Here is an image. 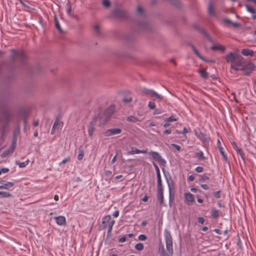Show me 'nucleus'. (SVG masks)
I'll use <instances>...</instances> for the list:
<instances>
[{"label":"nucleus","mask_w":256,"mask_h":256,"mask_svg":"<svg viewBox=\"0 0 256 256\" xmlns=\"http://www.w3.org/2000/svg\"><path fill=\"white\" fill-rule=\"evenodd\" d=\"M226 60L230 64L231 68L236 70H242L245 74H248L254 69V65L248 62L244 64L242 58L236 52H230L226 56Z\"/></svg>","instance_id":"1"},{"label":"nucleus","mask_w":256,"mask_h":256,"mask_svg":"<svg viewBox=\"0 0 256 256\" xmlns=\"http://www.w3.org/2000/svg\"><path fill=\"white\" fill-rule=\"evenodd\" d=\"M148 154L152 156V158L155 160L160 166L163 167L162 168V170L164 172V167L166 166V161L164 158H162L160 154L157 152L151 151L148 152Z\"/></svg>","instance_id":"2"},{"label":"nucleus","mask_w":256,"mask_h":256,"mask_svg":"<svg viewBox=\"0 0 256 256\" xmlns=\"http://www.w3.org/2000/svg\"><path fill=\"white\" fill-rule=\"evenodd\" d=\"M110 215H106L102 218V224L104 227H108V232H110L115 223L114 220H111Z\"/></svg>","instance_id":"3"},{"label":"nucleus","mask_w":256,"mask_h":256,"mask_svg":"<svg viewBox=\"0 0 256 256\" xmlns=\"http://www.w3.org/2000/svg\"><path fill=\"white\" fill-rule=\"evenodd\" d=\"M142 92L144 94L150 96L155 97L156 98H158L159 100H162L163 98V97L161 95L159 94L156 92L152 90L144 88L142 90Z\"/></svg>","instance_id":"4"},{"label":"nucleus","mask_w":256,"mask_h":256,"mask_svg":"<svg viewBox=\"0 0 256 256\" xmlns=\"http://www.w3.org/2000/svg\"><path fill=\"white\" fill-rule=\"evenodd\" d=\"M122 132V130L120 128H114L107 130L104 134L106 136H110L114 135L120 134Z\"/></svg>","instance_id":"5"},{"label":"nucleus","mask_w":256,"mask_h":256,"mask_svg":"<svg viewBox=\"0 0 256 256\" xmlns=\"http://www.w3.org/2000/svg\"><path fill=\"white\" fill-rule=\"evenodd\" d=\"M14 183L10 182H6L4 180L0 181V189L8 190L12 188Z\"/></svg>","instance_id":"6"},{"label":"nucleus","mask_w":256,"mask_h":256,"mask_svg":"<svg viewBox=\"0 0 256 256\" xmlns=\"http://www.w3.org/2000/svg\"><path fill=\"white\" fill-rule=\"evenodd\" d=\"M184 198L188 204H192L194 201V198L191 193L190 192H186L184 194Z\"/></svg>","instance_id":"7"},{"label":"nucleus","mask_w":256,"mask_h":256,"mask_svg":"<svg viewBox=\"0 0 256 256\" xmlns=\"http://www.w3.org/2000/svg\"><path fill=\"white\" fill-rule=\"evenodd\" d=\"M54 219L57 224L59 226H64L66 224V220L64 216H56L54 218Z\"/></svg>","instance_id":"8"},{"label":"nucleus","mask_w":256,"mask_h":256,"mask_svg":"<svg viewBox=\"0 0 256 256\" xmlns=\"http://www.w3.org/2000/svg\"><path fill=\"white\" fill-rule=\"evenodd\" d=\"M147 153V150H140L136 148H132L131 150L128 152V155H133L138 154H146Z\"/></svg>","instance_id":"9"},{"label":"nucleus","mask_w":256,"mask_h":256,"mask_svg":"<svg viewBox=\"0 0 256 256\" xmlns=\"http://www.w3.org/2000/svg\"><path fill=\"white\" fill-rule=\"evenodd\" d=\"M23 54L15 50H11V58H22Z\"/></svg>","instance_id":"10"},{"label":"nucleus","mask_w":256,"mask_h":256,"mask_svg":"<svg viewBox=\"0 0 256 256\" xmlns=\"http://www.w3.org/2000/svg\"><path fill=\"white\" fill-rule=\"evenodd\" d=\"M157 197L158 199L160 204H164V194H163V189H158L157 191Z\"/></svg>","instance_id":"11"},{"label":"nucleus","mask_w":256,"mask_h":256,"mask_svg":"<svg viewBox=\"0 0 256 256\" xmlns=\"http://www.w3.org/2000/svg\"><path fill=\"white\" fill-rule=\"evenodd\" d=\"M211 49L214 51L220 50L224 52L226 50L224 46L220 44H214L212 46Z\"/></svg>","instance_id":"12"},{"label":"nucleus","mask_w":256,"mask_h":256,"mask_svg":"<svg viewBox=\"0 0 256 256\" xmlns=\"http://www.w3.org/2000/svg\"><path fill=\"white\" fill-rule=\"evenodd\" d=\"M114 112V106H111L108 107L105 112V115L110 118Z\"/></svg>","instance_id":"13"},{"label":"nucleus","mask_w":256,"mask_h":256,"mask_svg":"<svg viewBox=\"0 0 256 256\" xmlns=\"http://www.w3.org/2000/svg\"><path fill=\"white\" fill-rule=\"evenodd\" d=\"M114 15L118 17L124 18L126 15V12L124 10H116L114 12Z\"/></svg>","instance_id":"14"},{"label":"nucleus","mask_w":256,"mask_h":256,"mask_svg":"<svg viewBox=\"0 0 256 256\" xmlns=\"http://www.w3.org/2000/svg\"><path fill=\"white\" fill-rule=\"evenodd\" d=\"M242 54L245 56H252L254 54V51L252 50L244 48L242 50Z\"/></svg>","instance_id":"15"},{"label":"nucleus","mask_w":256,"mask_h":256,"mask_svg":"<svg viewBox=\"0 0 256 256\" xmlns=\"http://www.w3.org/2000/svg\"><path fill=\"white\" fill-rule=\"evenodd\" d=\"M166 248L168 252L172 254L173 252V248H172V241H168L166 242Z\"/></svg>","instance_id":"16"},{"label":"nucleus","mask_w":256,"mask_h":256,"mask_svg":"<svg viewBox=\"0 0 256 256\" xmlns=\"http://www.w3.org/2000/svg\"><path fill=\"white\" fill-rule=\"evenodd\" d=\"M164 238L166 242L172 241V239L170 232L166 229L164 232Z\"/></svg>","instance_id":"17"},{"label":"nucleus","mask_w":256,"mask_h":256,"mask_svg":"<svg viewBox=\"0 0 256 256\" xmlns=\"http://www.w3.org/2000/svg\"><path fill=\"white\" fill-rule=\"evenodd\" d=\"M14 148H15V144H14L8 150L4 151L3 152L2 156L3 157H4L6 156H7L8 154L12 153L14 152Z\"/></svg>","instance_id":"18"},{"label":"nucleus","mask_w":256,"mask_h":256,"mask_svg":"<svg viewBox=\"0 0 256 256\" xmlns=\"http://www.w3.org/2000/svg\"><path fill=\"white\" fill-rule=\"evenodd\" d=\"M232 146H234V148L236 150V151L237 152H238V154H239L240 155V156H241L242 158H244V154H243V152H242V149H241V148H239L236 146V144L234 142H233L232 143Z\"/></svg>","instance_id":"19"},{"label":"nucleus","mask_w":256,"mask_h":256,"mask_svg":"<svg viewBox=\"0 0 256 256\" xmlns=\"http://www.w3.org/2000/svg\"><path fill=\"white\" fill-rule=\"evenodd\" d=\"M178 120V117H176L175 116L172 115L168 118H164V120L165 122H176V121Z\"/></svg>","instance_id":"20"},{"label":"nucleus","mask_w":256,"mask_h":256,"mask_svg":"<svg viewBox=\"0 0 256 256\" xmlns=\"http://www.w3.org/2000/svg\"><path fill=\"white\" fill-rule=\"evenodd\" d=\"M218 150L219 151L221 154V155L222 156L224 159L226 161H228V158L226 154H225L224 148L222 146H218Z\"/></svg>","instance_id":"21"},{"label":"nucleus","mask_w":256,"mask_h":256,"mask_svg":"<svg viewBox=\"0 0 256 256\" xmlns=\"http://www.w3.org/2000/svg\"><path fill=\"white\" fill-rule=\"evenodd\" d=\"M212 216L214 218H216L219 216V212L215 208H212L211 210Z\"/></svg>","instance_id":"22"},{"label":"nucleus","mask_w":256,"mask_h":256,"mask_svg":"<svg viewBox=\"0 0 256 256\" xmlns=\"http://www.w3.org/2000/svg\"><path fill=\"white\" fill-rule=\"evenodd\" d=\"M168 190H169V204H170V207H171L174 198H172V188L170 186V183H168Z\"/></svg>","instance_id":"23"},{"label":"nucleus","mask_w":256,"mask_h":256,"mask_svg":"<svg viewBox=\"0 0 256 256\" xmlns=\"http://www.w3.org/2000/svg\"><path fill=\"white\" fill-rule=\"evenodd\" d=\"M157 176V184H158V189H163L162 186V182L160 177V174L159 175H156Z\"/></svg>","instance_id":"24"},{"label":"nucleus","mask_w":256,"mask_h":256,"mask_svg":"<svg viewBox=\"0 0 256 256\" xmlns=\"http://www.w3.org/2000/svg\"><path fill=\"white\" fill-rule=\"evenodd\" d=\"M94 126H92V124H90L89 126H88V135L90 136H92L93 134H94Z\"/></svg>","instance_id":"25"},{"label":"nucleus","mask_w":256,"mask_h":256,"mask_svg":"<svg viewBox=\"0 0 256 256\" xmlns=\"http://www.w3.org/2000/svg\"><path fill=\"white\" fill-rule=\"evenodd\" d=\"M11 196V194L6 192H0V198H8Z\"/></svg>","instance_id":"26"},{"label":"nucleus","mask_w":256,"mask_h":256,"mask_svg":"<svg viewBox=\"0 0 256 256\" xmlns=\"http://www.w3.org/2000/svg\"><path fill=\"white\" fill-rule=\"evenodd\" d=\"M198 72L204 78H206L208 77V73L205 70H198Z\"/></svg>","instance_id":"27"},{"label":"nucleus","mask_w":256,"mask_h":256,"mask_svg":"<svg viewBox=\"0 0 256 256\" xmlns=\"http://www.w3.org/2000/svg\"><path fill=\"white\" fill-rule=\"evenodd\" d=\"M144 244L142 243H138L135 245L134 248L138 250H142L144 249Z\"/></svg>","instance_id":"28"},{"label":"nucleus","mask_w":256,"mask_h":256,"mask_svg":"<svg viewBox=\"0 0 256 256\" xmlns=\"http://www.w3.org/2000/svg\"><path fill=\"white\" fill-rule=\"evenodd\" d=\"M208 13L211 16H214V8L211 4L208 6Z\"/></svg>","instance_id":"29"},{"label":"nucleus","mask_w":256,"mask_h":256,"mask_svg":"<svg viewBox=\"0 0 256 256\" xmlns=\"http://www.w3.org/2000/svg\"><path fill=\"white\" fill-rule=\"evenodd\" d=\"M246 6L247 10L249 12H250V13H251L252 14H254L255 13V10H254V9L253 8L250 6H248V4H246Z\"/></svg>","instance_id":"30"},{"label":"nucleus","mask_w":256,"mask_h":256,"mask_svg":"<svg viewBox=\"0 0 256 256\" xmlns=\"http://www.w3.org/2000/svg\"><path fill=\"white\" fill-rule=\"evenodd\" d=\"M28 164V161L25 162H16V164H18L20 168L25 167Z\"/></svg>","instance_id":"31"},{"label":"nucleus","mask_w":256,"mask_h":256,"mask_svg":"<svg viewBox=\"0 0 256 256\" xmlns=\"http://www.w3.org/2000/svg\"><path fill=\"white\" fill-rule=\"evenodd\" d=\"M84 151L82 150H80L78 156V160H81L84 157Z\"/></svg>","instance_id":"32"},{"label":"nucleus","mask_w":256,"mask_h":256,"mask_svg":"<svg viewBox=\"0 0 256 256\" xmlns=\"http://www.w3.org/2000/svg\"><path fill=\"white\" fill-rule=\"evenodd\" d=\"M192 50L194 52V53L196 54L198 56L200 59L204 60L202 57L200 56V54L198 52V50L194 47L192 46Z\"/></svg>","instance_id":"33"},{"label":"nucleus","mask_w":256,"mask_h":256,"mask_svg":"<svg viewBox=\"0 0 256 256\" xmlns=\"http://www.w3.org/2000/svg\"><path fill=\"white\" fill-rule=\"evenodd\" d=\"M136 12L138 14H139L140 16H142L144 14V12L142 8L140 6L138 8L137 10H136Z\"/></svg>","instance_id":"34"},{"label":"nucleus","mask_w":256,"mask_h":256,"mask_svg":"<svg viewBox=\"0 0 256 256\" xmlns=\"http://www.w3.org/2000/svg\"><path fill=\"white\" fill-rule=\"evenodd\" d=\"M9 169L8 168H0V175H1L2 174L7 173Z\"/></svg>","instance_id":"35"},{"label":"nucleus","mask_w":256,"mask_h":256,"mask_svg":"<svg viewBox=\"0 0 256 256\" xmlns=\"http://www.w3.org/2000/svg\"><path fill=\"white\" fill-rule=\"evenodd\" d=\"M147 238V237L146 235L144 234H140L139 235V236H138V240H140V241H144V240H146Z\"/></svg>","instance_id":"36"},{"label":"nucleus","mask_w":256,"mask_h":256,"mask_svg":"<svg viewBox=\"0 0 256 256\" xmlns=\"http://www.w3.org/2000/svg\"><path fill=\"white\" fill-rule=\"evenodd\" d=\"M148 107L152 110H154L156 108V104L154 102H150L148 103Z\"/></svg>","instance_id":"37"},{"label":"nucleus","mask_w":256,"mask_h":256,"mask_svg":"<svg viewBox=\"0 0 256 256\" xmlns=\"http://www.w3.org/2000/svg\"><path fill=\"white\" fill-rule=\"evenodd\" d=\"M102 4L106 7H108L110 6V2L108 0H103Z\"/></svg>","instance_id":"38"},{"label":"nucleus","mask_w":256,"mask_h":256,"mask_svg":"<svg viewBox=\"0 0 256 256\" xmlns=\"http://www.w3.org/2000/svg\"><path fill=\"white\" fill-rule=\"evenodd\" d=\"M164 112L162 109H156L154 112V114H160Z\"/></svg>","instance_id":"39"},{"label":"nucleus","mask_w":256,"mask_h":256,"mask_svg":"<svg viewBox=\"0 0 256 256\" xmlns=\"http://www.w3.org/2000/svg\"><path fill=\"white\" fill-rule=\"evenodd\" d=\"M198 156L200 157V159L204 160L205 158L204 156V153L200 151L197 153Z\"/></svg>","instance_id":"40"},{"label":"nucleus","mask_w":256,"mask_h":256,"mask_svg":"<svg viewBox=\"0 0 256 256\" xmlns=\"http://www.w3.org/2000/svg\"><path fill=\"white\" fill-rule=\"evenodd\" d=\"M153 164H154V167L155 168V170H156V175L160 174V169H159L158 166L155 163H154Z\"/></svg>","instance_id":"41"},{"label":"nucleus","mask_w":256,"mask_h":256,"mask_svg":"<svg viewBox=\"0 0 256 256\" xmlns=\"http://www.w3.org/2000/svg\"><path fill=\"white\" fill-rule=\"evenodd\" d=\"M204 168L202 166H198L195 168V170L198 173L202 172Z\"/></svg>","instance_id":"42"},{"label":"nucleus","mask_w":256,"mask_h":256,"mask_svg":"<svg viewBox=\"0 0 256 256\" xmlns=\"http://www.w3.org/2000/svg\"><path fill=\"white\" fill-rule=\"evenodd\" d=\"M132 98L130 97H128V98H124V102L126 103H128V102H132Z\"/></svg>","instance_id":"43"},{"label":"nucleus","mask_w":256,"mask_h":256,"mask_svg":"<svg viewBox=\"0 0 256 256\" xmlns=\"http://www.w3.org/2000/svg\"><path fill=\"white\" fill-rule=\"evenodd\" d=\"M70 160V158H65L64 160H63L60 164V165H61L62 164H65L66 162H68Z\"/></svg>","instance_id":"44"},{"label":"nucleus","mask_w":256,"mask_h":256,"mask_svg":"<svg viewBox=\"0 0 256 256\" xmlns=\"http://www.w3.org/2000/svg\"><path fill=\"white\" fill-rule=\"evenodd\" d=\"M214 196L216 198H220V191H217L214 194Z\"/></svg>","instance_id":"45"},{"label":"nucleus","mask_w":256,"mask_h":256,"mask_svg":"<svg viewBox=\"0 0 256 256\" xmlns=\"http://www.w3.org/2000/svg\"><path fill=\"white\" fill-rule=\"evenodd\" d=\"M171 132L172 130L170 129L166 130L164 132V134L166 135L170 134H171Z\"/></svg>","instance_id":"46"},{"label":"nucleus","mask_w":256,"mask_h":256,"mask_svg":"<svg viewBox=\"0 0 256 256\" xmlns=\"http://www.w3.org/2000/svg\"><path fill=\"white\" fill-rule=\"evenodd\" d=\"M200 186L205 190H208L209 188V187L207 184H200Z\"/></svg>","instance_id":"47"},{"label":"nucleus","mask_w":256,"mask_h":256,"mask_svg":"<svg viewBox=\"0 0 256 256\" xmlns=\"http://www.w3.org/2000/svg\"><path fill=\"white\" fill-rule=\"evenodd\" d=\"M126 237L124 236H122V238H120L119 239V242H126Z\"/></svg>","instance_id":"48"},{"label":"nucleus","mask_w":256,"mask_h":256,"mask_svg":"<svg viewBox=\"0 0 256 256\" xmlns=\"http://www.w3.org/2000/svg\"><path fill=\"white\" fill-rule=\"evenodd\" d=\"M188 132V130L184 128L182 132V134H183L184 136H186V134Z\"/></svg>","instance_id":"49"},{"label":"nucleus","mask_w":256,"mask_h":256,"mask_svg":"<svg viewBox=\"0 0 256 256\" xmlns=\"http://www.w3.org/2000/svg\"><path fill=\"white\" fill-rule=\"evenodd\" d=\"M172 146L174 148H176V150H180V146L177 145V144H172Z\"/></svg>","instance_id":"50"},{"label":"nucleus","mask_w":256,"mask_h":256,"mask_svg":"<svg viewBox=\"0 0 256 256\" xmlns=\"http://www.w3.org/2000/svg\"><path fill=\"white\" fill-rule=\"evenodd\" d=\"M113 216L114 218H117L119 216V212L118 210H116Z\"/></svg>","instance_id":"51"},{"label":"nucleus","mask_w":256,"mask_h":256,"mask_svg":"<svg viewBox=\"0 0 256 256\" xmlns=\"http://www.w3.org/2000/svg\"><path fill=\"white\" fill-rule=\"evenodd\" d=\"M56 26L60 31L62 32V29L60 27V25L58 22H56Z\"/></svg>","instance_id":"52"},{"label":"nucleus","mask_w":256,"mask_h":256,"mask_svg":"<svg viewBox=\"0 0 256 256\" xmlns=\"http://www.w3.org/2000/svg\"><path fill=\"white\" fill-rule=\"evenodd\" d=\"M170 122H166L164 124L163 126L164 128H168L169 126H170Z\"/></svg>","instance_id":"53"},{"label":"nucleus","mask_w":256,"mask_h":256,"mask_svg":"<svg viewBox=\"0 0 256 256\" xmlns=\"http://www.w3.org/2000/svg\"><path fill=\"white\" fill-rule=\"evenodd\" d=\"M148 200V196H145L142 198V200L144 202H147Z\"/></svg>","instance_id":"54"},{"label":"nucleus","mask_w":256,"mask_h":256,"mask_svg":"<svg viewBox=\"0 0 256 256\" xmlns=\"http://www.w3.org/2000/svg\"><path fill=\"white\" fill-rule=\"evenodd\" d=\"M194 176H190L188 177V180L190 181H193L194 180Z\"/></svg>","instance_id":"55"},{"label":"nucleus","mask_w":256,"mask_h":256,"mask_svg":"<svg viewBox=\"0 0 256 256\" xmlns=\"http://www.w3.org/2000/svg\"><path fill=\"white\" fill-rule=\"evenodd\" d=\"M204 219L202 218H198V222L201 224H203L204 222Z\"/></svg>","instance_id":"56"},{"label":"nucleus","mask_w":256,"mask_h":256,"mask_svg":"<svg viewBox=\"0 0 256 256\" xmlns=\"http://www.w3.org/2000/svg\"><path fill=\"white\" fill-rule=\"evenodd\" d=\"M116 155L114 156L113 157V158H112V163L114 164V163L116 161Z\"/></svg>","instance_id":"57"},{"label":"nucleus","mask_w":256,"mask_h":256,"mask_svg":"<svg viewBox=\"0 0 256 256\" xmlns=\"http://www.w3.org/2000/svg\"><path fill=\"white\" fill-rule=\"evenodd\" d=\"M190 190L192 192H197V189L195 188H190Z\"/></svg>","instance_id":"58"},{"label":"nucleus","mask_w":256,"mask_h":256,"mask_svg":"<svg viewBox=\"0 0 256 256\" xmlns=\"http://www.w3.org/2000/svg\"><path fill=\"white\" fill-rule=\"evenodd\" d=\"M33 124L34 126H38V121L37 120V121H34L33 123Z\"/></svg>","instance_id":"59"},{"label":"nucleus","mask_w":256,"mask_h":256,"mask_svg":"<svg viewBox=\"0 0 256 256\" xmlns=\"http://www.w3.org/2000/svg\"><path fill=\"white\" fill-rule=\"evenodd\" d=\"M214 232H216V234H220V230L217 229V228L214 229Z\"/></svg>","instance_id":"60"},{"label":"nucleus","mask_w":256,"mask_h":256,"mask_svg":"<svg viewBox=\"0 0 256 256\" xmlns=\"http://www.w3.org/2000/svg\"><path fill=\"white\" fill-rule=\"evenodd\" d=\"M99 28H100V26H94V29L96 31H97V32H98V30H99Z\"/></svg>","instance_id":"61"},{"label":"nucleus","mask_w":256,"mask_h":256,"mask_svg":"<svg viewBox=\"0 0 256 256\" xmlns=\"http://www.w3.org/2000/svg\"><path fill=\"white\" fill-rule=\"evenodd\" d=\"M147 222L146 221H143L142 222V226H146Z\"/></svg>","instance_id":"62"},{"label":"nucleus","mask_w":256,"mask_h":256,"mask_svg":"<svg viewBox=\"0 0 256 256\" xmlns=\"http://www.w3.org/2000/svg\"><path fill=\"white\" fill-rule=\"evenodd\" d=\"M198 202H199V203H202L203 202V200L200 198H198Z\"/></svg>","instance_id":"63"},{"label":"nucleus","mask_w":256,"mask_h":256,"mask_svg":"<svg viewBox=\"0 0 256 256\" xmlns=\"http://www.w3.org/2000/svg\"><path fill=\"white\" fill-rule=\"evenodd\" d=\"M54 199L56 201L58 200V195H55L54 196Z\"/></svg>","instance_id":"64"}]
</instances>
